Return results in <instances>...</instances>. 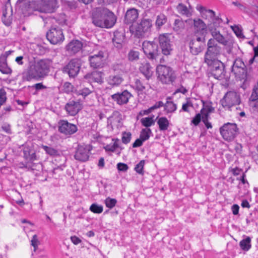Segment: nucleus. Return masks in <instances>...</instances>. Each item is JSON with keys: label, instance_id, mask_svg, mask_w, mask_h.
I'll list each match as a JSON object with an SVG mask.
<instances>
[{"label": "nucleus", "instance_id": "f257e3e1", "mask_svg": "<svg viewBox=\"0 0 258 258\" xmlns=\"http://www.w3.org/2000/svg\"><path fill=\"white\" fill-rule=\"evenodd\" d=\"M92 23L96 27L110 28L116 22L113 12L105 8H97L92 16Z\"/></svg>", "mask_w": 258, "mask_h": 258}, {"label": "nucleus", "instance_id": "f03ea898", "mask_svg": "<svg viewBox=\"0 0 258 258\" xmlns=\"http://www.w3.org/2000/svg\"><path fill=\"white\" fill-rule=\"evenodd\" d=\"M51 64V61L48 59H42L31 62L26 72V80H38L44 77L47 75Z\"/></svg>", "mask_w": 258, "mask_h": 258}, {"label": "nucleus", "instance_id": "7ed1b4c3", "mask_svg": "<svg viewBox=\"0 0 258 258\" xmlns=\"http://www.w3.org/2000/svg\"><path fill=\"white\" fill-rule=\"evenodd\" d=\"M152 22L151 19H142L139 23L130 27V31L133 35L139 38L148 37L152 27Z\"/></svg>", "mask_w": 258, "mask_h": 258}, {"label": "nucleus", "instance_id": "20e7f679", "mask_svg": "<svg viewBox=\"0 0 258 258\" xmlns=\"http://www.w3.org/2000/svg\"><path fill=\"white\" fill-rule=\"evenodd\" d=\"M158 78L163 83L170 84L176 79V75L173 69L165 65H159L156 68Z\"/></svg>", "mask_w": 258, "mask_h": 258}, {"label": "nucleus", "instance_id": "39448f33", "mask_svg": "<svg viewBox=\"0 0 258 258\" xmlns=\"http://www.w3.org/2000/svg\"><path fill=\"white\" fill-rule=\"evenodd\" d=\"M222 22V20L221 18H216L215 21L208 25L207 28L213 37L212 39L223 45H226L228 44V41L220 33L219 29L220 24Z\"/></svg>", "mask_w": 258, "mask_h": 258}, {"label": "nucleus", "instance_id": "423d86ee", "mask_svg": "<svg viewBox=\"0 0 258 258\" xmlns=\"http://www.w3.org/2000/svg\"><path fill=\"white\" fill-rule=\"evenodd\" d=\"M221 48L214 39L210 38L207 42V49L204 55V62H211L218 59L217 57L221 53Z\"/></svg>", "mask_w": 258, "mask_h": 258}, {"label": "nucleus", "instance_id": "0eeeda50", "mask_svg": "<svg viewBox=\"0 0 258 258\" xmlns=\"http://www.w3.org/2000/svg\"><path fill=\"white\" fill-rule=\"evenodd\" d=\"M204 63L207 65L211 75L215 79L220 80L224 78L225 71L223 62L218 59H214L211 62Z\"/></svg>", "mask_w": 258, "mask_h": 258}, {"label": "nucleus", "instance_id": "6e6552de", "mask_svg": "<svg viewBox=\"0 0 258 258\" xmlns=\"http://www.w3.org/2000/svg\"><path fill=\"white\" fill-rule=\"evenodd\" d=\"M240 102V95L234 91L227 92L221 100L222 106L228 110H230L233 106L239 105Z\"/></svg>", "mask_w": 258, "mask_h": 258}, {"label": "nucleus", "instance_id": "1a4fd4ad", "mask_svg": "<svg viewBox=\"0 0 258 258\" xmlns=\"http://www.w3.org/2000/svg\"><path fill=\"white\" fill-rule=\"evenodd\" d=\"M231 72L240 80L245 81L247 79V72L246 66L239 57L236 58L234 61Z\"/></svg>", "mask_w": 258, "mask_h": 258}, {"label": "nucleus", "instance_id": "9d476101", "mask_svg": "<svg viewBox=\"0 0 258 258\" xmlns=\"http://www.w3.org/2000/svg\"><path fill=\"white\" fill-rule=\"evenodd\" d=\"M220 132L225 140L231 141L237 135L238 128L236 123L227 122L220 128Z\"/></svg>", "mask_w": 258, "mask_h": 258}, {"label": "nucleus", "instance_id": "9b49d317", "mask_svg": "<svg viewBox=\"0 0 258 258\" xmlns=\"http://www.w3.org/2000/svg\"><path fill=\"white\" fill-rule=\"evenodd\" d=\"M46 37L53 44H59L63 42L64 37L62 29L58 26H52L46 33Z\"/></svg>", "mask_w": 258, "mask_h": 258}, {"label": "nucleus", "instance_id": "f8f14e48", "mask_svg": "<svg viewBox=\"0 0 258 258\" xmlns=\"http://www.w3.org/2000/svg\"><path fill=\"white\" fill-rule=\"evenodd\" d=\"M142 48L147 57L151 60L156 59L159 55L158 44L154 41H145L142 44Z\"/></svg>", "mask_w": 258, "mask_h": 258}, {"label": "nucleus", "instance_id": "ddd939ff", "mask_svg": "<svg viewBox=\"0 0 258 258\" xmlns=\"http://www.w3.org/2000/svg\"><path fill=\"white\" fill-rule=\"evenodd\" d=\"M205 37L195 36L189 43L190 52L193 55H198L203 51L205 47Z\"/></svg>", "mask_w": 258, "mask_h": 258}, {"label": "nucleus", "instance_id": "4468645a", "mask_svg": "<svg viewBox=\"0 0 258 258\" xmlns=\"http://www.w3.org/2000/svg\"><path fill=\"white\" fill-rule=\"evenodd\" d=\"M105 60L104 52L101 50L89 56L90 67L94 69L103 68L105 64Z\"/></svg>", "mask_w": 258, "mask_h": 258}, {"label": "nucleus", "instance_id": "2eb2a0df", "mask_svg": "<svg viewBox=\"0 0 258 258\" xmlns=\"http://www.w3.org/2000/svg\"><path fill=\"white\" fill-rule=\"evenodd\" d=\"M81 68L80 60L78 59H72L65 67L62 71L68 74L70 77L75 78L80 72Z\"/></svg>", "mask_w": 258, "mask_h": 258}, {"label": "nucleus", "instance_id": "dca6fc26", "mask_svg": "<svg viewBox=\"0 0 258 258\" xmlns=\"http://www.w3.org/2000/svg\"><path fill=\"white\" fill-rule=\"evenodd\" d=\"M158 40L162 53L165 55H170L172 51V47L169 38V34H160L158 37Z\"/></svg>", "mask_w": 258, "mask_h": 258}, {"label": "nucleus", "instance_id": "f3484780", "mask_svg": "<svg viewBox=\"0 0 258 258\" xmlns=\"http://www.w3.org/2000/svg\"><path fill=\"white\" fill-rule=\"evenodd\" d=\"M58 7L56 0H41L35 11L42 13H53Z\"/></svg>", "mask_w": 258, "mask_h": 258}, {"label": "nucleus", "instance_id": "a211bd4d", "mask_svg": "<svg viewBox=\"0 0 258 258\" xmlns=\"http://www.w3.org/2000/svg\"><path fill=\"white\" fill-rule=\"evenodd\" d=\"M58 131L65 135H72L78 131L77 126L67 120H61L58 122Z\"/></svg>", "mask_w": 258, "mask_h": 258}, {"label": "nucleus", "instance_id": "6ab92c4d", "mask_svg": "<svg viewBox=\"0 0 258 258\" xmlns=\"http://www.w3.org/2000/svg\"><path fill=\"white\" fill-rule=\"evenodd\" d=\"M103 75L101 71H94L86 74L84 78L90 84L97 83L101 84L103 83Z\"/></svg>", "mask_w": 258, "mask_h": 258}, {"label": "nucleus", "instance_id": "aec40b11", "mask_svg": "<svg viewBox=\"0 0 258 258\" xmlns=\"http://www.w3.org/2000/svg\"><path fill=\"white\" fill-rule=\"evenodd\" d=\"M90 149L87 146H78L74 155L76 160L85 162L86 161L89 157Z\"/></svg>", "mask_w": 258, "mask_h": 258}, {"label": "nucleus", "instance_id": "412c9836", "mask_svg": "<svg viewBox=\"0 0 258 258\" xmlns=\"http://www.w3.org/2000/svg\"><path fill=\"white\" fill-rule=\"evenodd\" d=\"M132 96L131 94L127 90H124L121 92H117L111 96L112 100L117 104L123 105L128 102L130 98Z\"/></svg>", "mask_w": 258, "mask_h": 258}, {"label": "nucleus", "instance_id": "4be33fe9", "mask_svg": "<svg viewBox=\"0 0 258 258\" xmlns=\"http://www.w3.org/2000/svg\"><path fill=\"white\" fill-rule=\"evenodd\" d=\"M82 108V106L79 100H70L65 106L66 110L72 116L77 114Z\"/></svg>", "mask_w": 258, "mask_h": 258}, {"label": "nucleus", "instance_id": "5701e85b", "mask_svg": "<svg viewBox=\"0 0 258 258\" xmlns=\"http://www.w3.org/2000/svg\"><path fill=\"white\" fill-rule=\"evenodd\" d=\"M196 9L200 12L203 19L208 20L211 23L215 21L216 18H219L215 16V13L213 10L207 9L201 5H197Z\"/></svg>", "mask_w": 258, "mask_h": 258}, {"label": "nucleus", "instance_id": "b1692460", "mask_svg": "<svg viewBox=\"0 0 258 258\" xmlns=\"http://www.w3.org/2000/svg\"><path fill=\"white\" fill-rule=\"evenodd\" d=\"M248 104L254 111L258 112V83L252 89Z\"/></svg>", "mask_w": 258, "mask_h": 258}, {"label": "nucleus", "instance_id": "393cba45", "mask_svg": "<svg viewBox=\"0 0 258 258\" xmlns=\"http://www.w3.org/2000/svg\"><path fill=\"white\" fill-rule=\"evenodd\" d=\"M83 43L78 40L71 41L66 46V49L71 55L75 54L79 52L82 48Z\"/></svg>", "mask_w": 258, "mask_h": 258}, {"label": "nucleus", "instance_id": "a878e982", "mask_svg": "<svg viewBox=\"0 0 258 258\" xmlns=\"http://www.w3.org/2000/svg\"><path fill=\"white\" fill-rule=\"evenodd\" d=\"M139 17L138 11L135 8L127 10L124 19V22L126 24H132L135 22Z\"/></svg>", "mask_w": 258, "mask_h": 258}, {"label": "nucleus", "instance_id": "bb28decb", "mask_svg": "<svg viewBox=\"0 0 258 258\" xmlns=\"http://www.w3.org/2000/svg\"><path fill=\"white\" fill-rule=\"evenodd\" d=\"M13 10L11 6L6 5L3 9L2 18L3 23L7 26H10L12 22Z\"/></svg>", "mask_w": 258, "mask_h": 258}, {"label": "nucleus", "instance_id": "cd10ccee", "mask_svg": "<svg viewBox=\"0 0 258 258\" xmlns=\"http://www.w3.org/2000/svg\"><path fill=\"white\" fill-rule=\"evenodd\" d=\"M125 39L124 33L116 31L114 33V37L112 38V42L114 46L117 49H120L122 47L123 43Z\"/></svg>", "mask_w": 258, "mask_h": 258}, {"label": "nucleus", "instance_id": "c85d7f7f", "mask_svg": "<svg viewBox=\"0 0 258 258\" xmlns=\"http://www.w3.org/2000/svg\"><path fill=\"white\" fill-rule=\"evenodd\" d=\"M139 69L147 80H149L153 75L152 68L149 62L142 63Z\"/></svg>", "mask_w": 258, "mask_h": 258}, {"label": "nucleus", "instance_id": "c756f323", "mask_svg": "<svg viewBox=\"0 0 258 258\" xmlns=\"http://www.w3.org/2000/svg\"><path fill=\"white\" fill-rule=\"evenodd\" d=\"M194 26L195 33L203 34L207 29L208 26L200 19L194 20Z\"/></svg>", "mask_w": 258, "mask_h": 258}, {"label": "nucleus", "instance_id": "7c9ffc66", "mask_svg": "<svg viewBox=\"0 0 258 258\" xmlns=\"http://www.w3.org/2000/svg\"><path fill=\"white\" fill-rule=\"evenodd\" d=\"M185 22L181 18L176 19L173 23L172 29L177 34L181 33L185 29Z\"/></svg>", "mask_w": 258, "mask_h": 258}, {"label": "nucleus", "instance_id": "2f4dec72", "mask_svg": "<svg viewBox=\"0 0 258 258\" xmlns=\"http://www.w3.org/2000/svg\"><path fill=\"white\" fill-rule=\"evenodd\" d=\"M123 81V79L119 75H110L107 79L108 84L113 87L119 85Z\"/></svg>", "mask_w": 258, "mask_h": 258}, {"label": "nucleus", "instance_id": "473e14b6", "mask_svg": "<svg viewBox=\"0 0 258 258\" xmlns=\"http://www.w3.org/2000/svg\"><path fill=\"white\" fill-rule=\"evenodd\" d=\"M167 22V17L163 13H160L156 17L155 23V27L157 30H160L162 27Z\"/></svg>", "mask_w": 258, "mask_h": 258}, {"label": "nucleus", "instance_id": "72a5a7b5", "mask_svg": "<svg viewBox=\"0 0 258 258\" xmlns=\"http://www.w3.org/2000/svg\"><path fill=\"white\" fill-rule=\"evenodd\" d=\"M211 110L210 109L207 111H206L204 108L201 110V113L202 115V121L208 129L212 128L211 123L209 121V119L210 118L209 112Z\"/></svg>", "mask_w": 258, "mask_h": 258}, {"label": "nucleus", "instance_id": "f704fd0d", "mask_svg": "<svg viewBox=\"0 0 258 258\" xmlns=\"http://www.w3.org/2000/svg\"><path fill=\"white\" fill-rule=\"evenodd\" d=\"M0 72L3 74L10 75L12 72V69L8 66L6 59L0 58Z\"/></svg>", "mask_w": 258, "mask_h": 258}, {"label": "nucleus", "instance_id": "c9c22d12", "mask_svg": "<svg viewBox=\"0 0 258 258\" xmlns=\"http://www.w3.org/2000/svg\"><path fill=\"white\" fill-rule=\"evenodd\" d=\"M157 124L159 125V130L161 131L167 130L169 126V121L166 117L159 118Z\"/></svg>", "mask_w": 258, "mask_h": 258}, {"label": "nucleus", "instance_id": "e433bc0d", "mask_svg": "<svg viewBox=\"0 0 258 258\" xmlns=\"http://www.w3.org/2000/svg\"><path fill=\"white\" fill-rule=\"evenodd\" d=\"M170 98L168 97L167 98V100L165 104H164V110L167 113H172L174 112L177 109L176 104L174 103L173 102L169 101Z\"/></svg>", "mask_w": 258, "mask_h": 258}, {"label": "nucleus", "instance_id": "4c0bfd02", "mask_svg": "<svg viewBox=\"0 0 258 258\" xmlns=\"http://www.w3.org/2000/svg\"><path fill=\"white\" fill-rule=\"evenodd\" d=\"M239 246L243 250L248 251L251 246L250 237L247 236L245 239L241 240L239 242Z\"/></svg>", "mask_w": 258, "mask_h": 258}, {"label": "nucleus", "instance_id": "58836bf2", "mask_svg": "<svg viewBox=\"0 0 258 258\" xmlns=\"http://www.w3.org/2000/svg\"><path fill=\"white\" fill-rule=\"evenodd\" d=\"M41 148L45 151L47 154L51 156H56L59 155L58 151L51 146L42 145Z\"/></svg>", "mask_w": 258, "mask_h": 258}, {"label": "nucleus", "instance_id": "ea45409f", "mask_svg": "<svg viewBox=\"0 0 258 258\" xmlns=\"http://www.w3.org/2000/svg\"><path fill=\"white\" fill-rule=\"evenodd\" d=\"M139 54L140 52L138 51L132 49L128 52L127 57L130 61H136L139 59Z\"/></svg>", "mask_w": 258, "mask_h": 258}, {"label": "nucleus", "instance_id": "a19ab883", "mask_svg": "<svg viewBox=\"0 0 258 258\" xmlns=\"http://www.w3.org/2000/svg\"><path fill=\"white\" fill-rule=\"evenodd\" d=\"M151 133L150 128H143L141 132L140 138L144 142L149 139Z\"/></svg>", "mask_w": 258, "mask_h": 258}, {"label": "nucleus", "instance_id": "79ce46f5", "mask_svg": "<svg viewBox=\"0 0 258 258\" xmlns=\"http://www.w3.org/2000/svg\"><path fill=\"white\" fill-rule=\"evenodd\" d=\"M89 209L92 212L94 213L100 214L103 211V206L94 203L91 205Z\"/></svg>", "mask_w": 258, "mask_h": 258}, {"label": "nucleus", "instance_id": "37998d69", "mask_svg": "<svg viewBox=\"0 0 258 258\" xmlns=\"http://www.w3.org/2000/svg\"><path fill=\"white\" fill-rule=\"evenodd\" d=\"M134 87L136 90L139 92L143 91L146 88L142 81L138 79H135Z\"/></svg>", "mask_w": 258, "mask_h": 258}, {"label": "nucleus", "instance_id": "c03bdc74", "mask_svg": "<svg viewBox=\"0 0 258 258\" xmlns=\"http://www.w3.org/2000/svg\"><path fill=\"white\" fill-rule=\"evenodd\" d=\"M111 69L114 72L120 73L123 72L124 66L121 62H114L111 65Z\"/></svg>", "mask_w": 258, "mask_h": 258}, {"label": "nucleus", "instance_id": "a18cd8bd", "mask_svg": "<svg viewBox=\"0 0 258 258\" xmlns=\"http://www.w3.org/2000/svg\"><path fill=\"white\" fill-rule=\"evenodd\" d=\"M132 134L130 132H123L122 133L121 141L122 143L127 144L131 141Z\"/></svg>", "mask_w": 258, "mask_h": 258}, {"label": "nucleus", "instance_id": "49530a36", "mask_svg": "<svg viewBox=\"0 0 258 258\" xmlns=\"http://www.w3.org/2000/svg\"><path fill=\"white\" fill-rule=\"evenodd\" d=\"M177 10L178 12L181 15L187 16L189 14V11L186 6L180 3L177 6Z\"/></svg>", "mask_w": 258, "mask_h": 258}, {"label": "nucleus", "instance_id": "de8ad7c7", "mask_svg": "<svg viewBox=\"0 0 258 258\" xmlns=\"http://www.w3.org/2000/svg\"><path fill=\"white\" fill-rule=\"evenodd\" d=\"M141 123L143 125L148 127L154 124V121L151 117H145L141 120Z\"/></svg>", "mask_w": 258, "mask_h": 258}, {"label": "nucleus", "instance_id": "09e8293b", "mask_svg": "<svg viewBox=\"0 0 258 258\" xmlns=\"http://www.w3.org/2000/svg\"><path fill=\"white\" fill-rule=\"evenodd\" d=\"M117 203V201L115 199L108 197L105 200V204L107 207L109 209L113 208Z\"/></svg>", "mask_w": 258, "mask_h": 258}, {"label": "nucleus", "instance_id": "8fccbe9b", "mask_svg": "<svg viewBox=\"0 0 258 258\" xmlns=\"http://www.w3.org/2000/svg\"><path fill=\"white\" fill-rule=\"evenodd\" d=\"M35 5V3L34 2H26L23 4L22 6V10L23 11H31V10H35L36 8H33V6Z\"/></svg>", "mask_w": 258, "mask_h": 258}, {"label": "nucleus", "instance_id": "3c124183", "mask_svg": "<svg viewBox=\"0 0 258 258\" xmlns=\"http://www.w3.org/2000/svg\"><path fill=\"white\" fill-rule=\"evenodd\" d=\"M145 165V161L144 160H141L138 164H137L135 167V170L140 174H143V168Z\"/></svg>", "mask_w": 258, "mask_h": 258}, {"label": "nucleus", "instance_id": "603ef678", "mask_svg": "<svg viewBox=\"0 0 258 258\" xmlns=\"http://www.w3.org/2000/svg\"><path fill=\"white\" fill-rule=\"evenodd\" d=\"M93 92V87H91V88H89L87 87H85L79 91V93L80 95H82L84 97H86L88 95L90 94L91 93Z\"/></svg>", "mask_w": 258, "mask_h": 258}, {"label": "nucleus", "instance_id": "864d4df0", "mask_svg": "<svg viewBox=\"0 0 258 258\" xmlns=\"http://www.w3.org/2000/svg\"><path fill=\"white\" fill-rule=\"evenodd\" d=\"M231 28L236 35L239 38H243L244 36L242 33V29L239 26L234 25L231 26Z\"/></svg>", "mask_w": 258, "mask_h": 258}, {"label": "nucleus", "instance_id": "5fc2aeb1", "mask_svg": "<svg viewBox=\"0 0 258 258\" xmlns=\"http://www.w3.org/2000/svg\"><path fill=\"white\" fill-rule=\"evenodd\" d=\"M42 169V165L40 163H31L29 165V170L34 171L36 170L37 171H40Z\"/></svg>", "mask_w": 258, "mask_h": 258}, {"label": "nucleus", "instance_id": "6e6d98bb", "mask_svg": "<svg viewBox=\"0 0 258 258\" xmlns=\"http://www.w3.org/2000/svg\"><path fill=\"white\" fill-rule=\"evenodd\" d=\"M31 242V245L34 247V251H35L37 248L38 245L40 243L37 235L35 234L33 236Z\"/></svg>", "mask_w": 258, "mask_h": 258}, {"label": "nucleus", "instance_id": "4d7b16f0", "mask_svg": "<svg viewBox=\"0 0 258 258\" xmlns=\"http://www.w3.org/2000/svg\"><path fill=\"white\" fill-rule=\"evenodd\" d=\"M202 120V115L201 113H198L196 115V116L192 118L191 120V123H193L195 125H198L201 121Z\"/></svg>", "mask_w": 258, "mask_h": 258}, {"label": "nucleus", "instance_id": "13d9d810", "mask_svg": "<svg viewBox=\"0 0 258 258\" xmlns=\"http://www.w3.org/2000/svg\"><path fill=\"white\" fill-rule=\"evenodd\" d=\"M63 89L65 92L69 93L73 91V86L69 82H65L63 85Z\"/></svg>", "mask_w": 258, "mask_h": 258}, {"label": "nucleus", "instance_id": "bf43d9fd", "mask_svg": "<svg viewBox=\"0 0 258 258\" xmlns=\"http://www.w3.org/2000/svg\"><path fill=\"white\" fill-rule=\"evenodd\" d=\"M164 106V104L162 101H159L158 102H157L153 106H151L150 108L148 109V112H151L153 110L159 108Z\"/></svg>", "mask_w": 258, "mask_h": 258}, {"label": "nucleus", "instance_id": "052dcab7", "mask_svg": "<svg viewBox=\"0 0 258 258\" xmlns=\"http://www.w3.org/2000/svg\"><path fill=\"white\" fill-rule=\"evenodd\" d=\"M33 150L30 149L29 147L25 146L23 150L24 157L27 159L30 158V154Z\"/></svg>", "mask_w": 258, "mask_h": 258}, {"label": "nucleus", "instance_id": "680f3d73", "mask_svg": "<svg viewBox=\"0 0 258 258\" xmlns=\"http://www.w3.org/2000/svg\"><path fill=\"white\" fill-rule=\"evenodd\" d=\"M232 4L233 5H234L235 6L237 7L240 10L244 11V12H246V6L244 4L239 2L238 1L233 2Z\"/></svg>", "mask_w": 258, "mask_h": 258}, {"label": "nucleus", "instance_id": "e2e57ef3", "mask_svg": "<svg viewBox=\"0 0 258 258\" xmlns=\"http://www.w3.org/2000/svg\"><path fill=\"white\" fill-rule=\"evenodd\" d=\"M2 128L3 131L6 132L7 134H12V131L11 128V125L8 123H4L2 126Z\"/></svg>", "mask_w": 258, "mask_h": 258}, {"label": "nucleus", "instance_id": "0e129e2a", "mask_svg": "<svg viewBox=\"0 0 258 258\" xmlns=\"http://www.w3.org/2000/svg\"><path fill=\"white\" fill-rule=\"evenodd\" d=\"M117 169L119 171H124V172L126 171L128 168V167L127 165V164L122 163H118L117 164Z\"/></svg>", "mask_w": 258, "mask_h": 258}, {"label": "nucleus", "instance_id": "69168bd1", "mask_svg": "<svg viewBox=\"0 0 258 258\" xmlns=\"http://www.w3.org/2000/svg\"><path fill=\"white\" fill-rule=\"evenodd\" d=\"M7 99L6 92L3 90H0V103H2V105L6 101Z\"/></svg>", "mask_w": 258, "mask_h": 258}, {"label": "nucleus", "instance_id": "338daca9", "mask_svg": "<svg viewBox=\"0 0 258 258\" xmlns=\"http://www.w3.org/2000/svg\"><path fill=\"white\" fill-rule=\"evenodd\" d=\"M144 141L140 138L137 139L135 142L133 144V148H137L143 145Z\"/></svg>", "mask_w": 258, "mask_h": 258}, {"label": "nucleus", "instance_id": "774afa93", "mask_svg": "<svg viewBox=\"0 0 258 258\" xmlns=\"http://www.w3.org/2000/svg\"><path fill=\"white\" fill-rule=\"evenodd\" d=\"M33 87L37 91L47 88V87L43 85L42 83L35 84L33 86Z\"/></svg>", "mask_w": 258, "mask_h": 258}]
</instances>
